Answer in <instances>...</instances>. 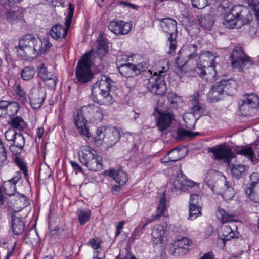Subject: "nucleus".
<instances>
[{
    "label": "nucleus",
    "mask_w": 259,
    "mask_h": 259,
    "mask_svg": "<svg viewBox=\"0 0 259 259\" xmlns=\"http://www.w3.org/2000/svg\"><path fill=\"white\" fill-rule=\"evenodd\" d=\"M242 100L253 109L257 108L259 105V98L257 95L253 93L244 95Z\"/></svg>",
    "instance_id": "obj_42"
},
{
    "label": "nucleus",
    "mask_w": 259,
    "mask_h": 259,
    "mask_svg": "<svg viewBox=\"0 0 259 259\" xmlns=\"http://www.w3.org/2000/svg\"><path fill=\"white\" fill-rule=\"evenodd\" d=\"M75 10L74 5L70 3L68 8L67 15L65 19V25L66 27H69L71 23Z\"/></svg>",
    "instance_id": "obj_49"
},
{
    "label": "nucleus",
    "mask_w": 259,
    "mask_h": 259,
    "mask_svg": "<svg viewBox=\"0 0 259 259\" xmlns=\"http://www.w3.org/2000/svg\"><path fill=\"white\" fill-rule=\"evenodd\" d=\"M10 223L13 233L17 235L22 234L25 228V218L15 213H12Z\"/></svg>",
    "instance_id": "obj_22"
},
{
    "label": "nucleus",
    "mask_w": 259,
    "mask_h": 259,
    "mask_svg": "<svg viewBox=\"0 0 259 259\" xmlns=\"http://www.w3.org/2000/svg\"><path fill=\"white\" fill-rule=\"evenodd\" d=\"M250 8L254 12L255 15L259 21V0H248Z\"/></svg>",
    "instance_id": "obj_52"
},
{
    "label": "nucleus",
    "mask_w": 259,
    "mask_h": 259,
    "mask_svg": "<svg viewBox=\"0 0 259 259\" xmlns=\"http://www.w3.org/2000/svg\"><path fill=\"white\" fill-rule=\"evenodd\" d=\"M17 134L14 129H9L5 133V138L7 141L13 142Z\"/></svg>",
    "instance_id": "obj_61"
},
{
    "label": "nucleus",
    "mask_w": 259,
    "mask_h": 259,
    "mask_svg": "<svg viewBox=\"0 0 259 259\" xmlns=\"http://www.w3.org/2000/svg\"><path fill=\"white\" fill-rule=\"evenodd\" d=\"M251 18L248 8L242 5H236L225 14L222 24L227 28H239L249 24Z\"/></svg>",
    "instance_id": "obj_2"
},
{
    "label": "nucleus",
    "mask_w": 259,
    "mask_h": 259,
    "mask_svg": "<svg viewBox=\"0 0 259 259\" xmlns=\"http://www.w3.org/2000/svg\"><path fill=\"white\" fill-rule=\"evenodd\" d=\"M7 154L4 143L0 139V166L6 164Z\"/></svg>",
    "instance_id": "obj_51"
},
{
    "label": "nucleus",
    "mask_w": 259,
    "mask_h": 259,
    "mask_svg": "<svg viewBox=\"0 0 259 259\" xmlns=\"http://www.w3.org/2000/svg\"><path fill=\"white\" fill-rule=\"evenodd\" d=\"M15 91L16 94L19 97L20 102L23 104H25L27 101L26 95L20 84L16 86Z\"/></svg>",
    "instance_id": "obj_53"
},
{
    "label": "nucleus",
    "mask_w": 259,
    "mask_h": 259,
    "mask_svg": "<svg viewBox=\"0 0 259 259\" xmlns=\"http://www.w3.org/2000/svg\"><path fill=\"white\" fill-rule=\"evenodd\" d=\"M185 148L178 146L170 151L168 153V157H165L161 159L163 163L169 162H176L184 157L183 152H185Z\"/></svg>",
    "instance_id": "obj_26"
},
{
    "label": "nucleus",
    "mask_w": 259,
    "mask_h": 259,
    "mask_svg": "<svg viewBox=\"0 0 259 259\" xmlns=\"http://www.w3.org/2000/svg\"><path fill=\"white\" fill-rule=\"evenodd\" d=\"M174 116L172 113L165 111L159 112V117L157 121V125L161 132L167 130L170 126L174 120Z\"/></svg>",
    "instance_id": "obj_20"
},
{
    "label": "nucleus",
    "mask_w": 259,
    "mask_h": 259,
    "mask_svg": "<svg viewBox=\"0 0 259 259\" xmlns=\"http://www.w3.org/2000/svg\"><path fill=\"white\" fill-rule=\"evenodd\" d=\"M220 82L223 87V89H225V93L226 94H233L237 89V83L233 79H222L220 81Z\"/></svg>",
    "instance_id": "obj_38"
},
{
    "label": "nucleus",
    "mask_w": 259,
    "mask_h": 259,
    "mask_svg": "<svg viewBox=\"0 0 259 259\" xmlns=\"http://www.w3.org/2000/svg\"><path fill=\"white\" fill-rule=\"evenodd\" d=\"M221 229L222 236L223 237L222 240L224 242L226 241L230 240L234 238L237 237L235 231L233 230L229 225H223L221 227Z\"/></svg>",
    "instance_id": "obj_40"
},
{
    "label": "nucleus",
    "mask_w": 259,
    "mask_h": 259,
    "mask_svg": "<svg viewBox=\"0 0 259 259\" xmlns=\"http://www.w3.org/2000/svg\"><path fill=\"white\" fill-rule=\"evenodd\" d=\"M21 179V172L18 171L16 176L13 178L4 181L3 184L5 194L10 196H13L16 190V184Z\"/></svg>",
    "instance_id": "obj_25"
},
{
    "label": "nucleus",
    "mask_w": 259,
    "mask_h": 259,
    "mask_svg": "<svg viewBox=\"0 0 259 259\" xmlns=\"http://www.w3.org/2000/svg\"><path fill=\"white\" fill-rule=\"evenodd\" d=\"M98 47L96 51V54L101 59L108 52V44L107 39L103 37L102 33H100L97 38Z\"/></svg>",
    "instance_id": "obj_32"
},
{
    "label": "nucleus",
    "mask_w": 259,
    "mask_h": 259,
    "mask_svg": "<svg viewBox=\"0 0 259 259\" xmlns=\"http://www.w3.org/2000/svg\"><path fill=\"white\" fill-rule=\"evenodd\" d=\"M176 246L177 247H186L189 246L192 244V241L189 240L187 238L184 237L181 239H179L177 242Z\"/></svg>",
    "instance_id": "obj_62"
},
{
    "label": "nucleus",
    "mask_w": 259,
    "mask_h": 259,
    "mask_svg": "<svg viewBox=\"0 0 259 259\" xmlns=\"http://www.w3.org/2000/svg\"><path fill=\"white\" fill-rule=\"evenodd\" d=\"M144 84L149 92L158 95H164L167 90L164 79L162 77L145 79Z\"/></svg>",
    "instance_id": "obj_10"
},
{
    "label": "nucleus",
    "mask_w": 259,
    "mask_h": 259,
    "mask_svg": "<svg viewBox=\"0 0 259 259\" xmlns=\"http://www.w3.org/2000/svg\"><path fill=\"white\" fill-rule=\"evenodd\" d=\"M237 153L248 157L251 161H253L254 152L251 147L247 146L243 147V148L238 150Z\"/></svg>",
    "instance_id": "obj_48"
},
{
    "label": "nucleus",
    "mask_w": 259,
    "mask_h": 259,
    "mask_svg": "<svg viewBox=\"0 0 259 259\" xmlns=\"http://www.w3.org/2000/svg\"><path fill=\"white\" fill-rule=\"evenodd\" d=\"M202 27L206 30H211L214 25V20L211 15H202L197 16Z\"/></svg>",
    "instance_id": "obj_36"
},
{
    "label": "nucleus",
    "mask_w": 259,
    "mask_h": 259,
    "mask_svg": "<svg viewBox=\"0 0 259 259\" xmlns=\"http://www.w3.org/2000/svg\"><path fill=\"white\" fill-rule=\"evenodd\" d=\"M9 123L11 127L20 131H23L27 127V123L24 119L18 116L10 117Z\"/></svg>",
    "instance_id": "obj_37"
},
{
    "label": "nucleus",
    "mask_w": 259,
    "mask_h": 259,
    "mask_svg": "<svg viewBox=\"0 0 259 259\" xmlns=\"http://www.w3.org/2000/svg\"><path fill=\"white\" fill-rule=\"evenodd\" d=\"M202 206L201 198L197 194L191 195L189 201V215L188 219L193 220L201 215Z\"/></svg>",
    "instance_id": "obj_14"
},
{
    "label": "nucleus",
    "mask_w": 259,
    "mask_h": 259,
    "mask_svg": "<svg viewBox=\"0 0 259 259\" xmlns=\"http://www.w3.org/2000/svg\"><path fill=\"white\" fill-rule=\"evenodd\" d=\"M222 189L221 193L220 194L223 198L226 200H229L232 199L235 195L234 189L228 185V182L224 181V184L223 186L221 187Z\"/></svg>",
    "instance_id": "obj_39"
},
{
    "label": "nucleus",
    "mask_w": 259,
    "mask_h": 259,
    "mask_svg": "<svg viewBox=\"0 0 259 259\" xmlns=\"http://www.w3.org/2000/svg\"><path fill=\"white\" fill-rule=\"evenodd\" d=\"M80 162L90 170L99 171L103 169L102 158L97 152L89 146H81L79 152Z\"/></svg>",
    "instance_id": "obj_5"
},
{
    "label": "nucleus",
    "mask_w": 259,
    "mask_h": 259,
    "mask_svg": "<svg viewBox=\"0 0 259 259\" xmlns=\"http://www.w3.org/2000/svg\"><path fill=\"white\" fill-rule=\"evenodd\" d=\"M10 148L13 154L17 155L21 153L24 149V147H20V146L11 144Z\"/></svg>",
    "instance_id": "obj_64"
},
{
    "label": "nucleus",
    "mask_w": 259,
    "mask_h": 259,
    "mask_svg": "<svg viewBox=\"0 0 259 259\" xmlns=\"http://www.w3.org/2000/svg\"><path fill=\"white\" fill-rule=\"evenodd\" d=\"M192 5L194 8L202 9L207 5V0H191Z\"/></svg>",
    "instance_id": "obj_58"
},
{
    "label": "nucleus",
    "mask_w": 259,
    "mask_h": 259,
    "mask_svg": "<svg viewBox=\"0 0 259 259\" xmlns=\"http://www.w3.org/2000/svg\"><path fill=\"white\" fill-rule=\"evenodd\" d=\"M7 116L10 117H14L19 110V105L16 102H9L7 107Z\"/></svg>",
    "instance_id": "obj_46"
},
{
    "label": "nucleus",
    "mask_w": 259,
    "mask_h": 259,
    "mask_svg": "<svg viewBox=\"0 0 259 259\" xmlns=\"http://www.w3.org/2000/svg\"><path fill=\"white\" fill-rule=\"evenodd\" d=\"M197 72H198L199 76L203 79L205 78L206 80V81H208L211 79H213L214 80H217L215 78L217 72L215 70L214 65L202 68L200 69H197Z\"/></svg>",
    "instance_id": "obj_30"
},
{
    "label": "nucleus",
    "mask_w": 259,
    "mask_h": 259,
    "mask_svg": "<svg viewBox=\"0 0 259 259\" xmlns=\"http://www.w3.org/2000/svg\"><path fill=\"white\" fill-rule=\"evenodd\" d=\"M51 46L48 39L41 40L33 34H28L21 37L15 48L18 54L22 59L26 60L29 57H37L45 53Z\"/></svg>",
    "instance_id": "obj_1"
},
{
    "label": "nucleus",
    "mask_w": 259,
    "mask_h": 259,
    "mask_svg": "<svg viewBox=\"0 0 259 259\" xmlns=\"http://www.w3.org/2000/svg\"><path fill=\"white\" fill-rule=\"evenodd\" d=\"M219 172L213 169L209 170L204 179L206 185L210 188L211 191L216 194H220L222 189L221 187L224 184L225 177L224 179H220Z\"/></svg>",
    "instance_id": "obj_9"
},
{
    "label": "nucleus",
    "mask_w": 259,
    "mask_h": 259,
    "mask_svg": "<svg viewBox=\"0 0 259 259\" xmlns=\"http://www.w3.org/2000/svg\"><path fill=\"white\" fill-rule=\"evenodd\" d=\"M197 48L196 44L188 45L182 48L176 58L177 64L179 66H183L189 60L195 58L197 56Z\"/></svg>",
    "instance_id": "obj_11"
},
{
    "label": "nucleus",
    "mask_w": 259,
    "mask_h": 259,
    "mask_svg": "<svg viewBox=\"0 0 259 259\" xmlns=\"http://www.w3.org/2000/svg\"><path fill=\"white\" fill-rule=\"evenodd\" d=\"M216 215L219 219L221 220L223 223L234 221V215L229 214L223 209H221L219 208L216 212Z\"/></svg>",
    "instance_id": "obj_44"
},
{
    "label": "nucleus",
    "mask_w": 259,
    "mask_h": 259,
    "mask_svg": "<svg viewBox=\"0 0 259 259\" xmlns=\"http://www.w3.org/2000/svg\"><path fill=\"white\" fill-rule=\"evenodd\" d=\"M104 174L112 178L120 186H123L128 181V175L124 171L122 168H119L116 170L110 169L104 172Z\"/></svg>",
    "instance_id": "obj_19"
},
{
    "label": "nucleus",
    "mask_w": 259,
    "mask_h": 259,
    "mask_svg": "<svg viewBox=\"0 0 259 259\" xmlns=\"http://www.w3.org/2000/svg\"><path fill=\"white\" fill-rule=\"evenodd\" d=\"M148 65L146 62H142L135 65V69H136L137 75L140 74L141 72L145 71L148 68Z\"/></svg>",
    "instance_id": "obj_60"
},
{
    "label": "nucleus",
    "mask_w": 259,
    "mask_h": 259,
    "mask_svg": "<svg viewBox=\"0 0 259 259\" xmlns=\"http://www.w3.org/2000/svg\"><path fill=\"white\" fill-rule=\"evenodd\" d=\"M198 134V132L192 133L184 129H180L178 131L177 135L178 138L182 139L185 137H194Z\"/></svg>",
    "instance_id": "obj_57"
},
{
    "label": "nucleus",
    "mask_w": 259,
    "mask_h": 259,
    "mask_svg": "<svg viewBox=\"0 0 259 259\" xmlns=\"http://www.w3.org/2000/svg\"><path fill=\"white\" fill-rule=\"evenodd\" d=\"M108 28L116 35H125L131 30V24L123 21H112L109 23Z\"/></svg>",
    "instance_id": "obj_18"
},
{
    "label": "nucleus",
    "mask_w": 259,
    "mask_h": 259,
    "mask_svg": "<svg viewBox=\"0 0 259 259\" xmlns=\"http://www.w3.org/2000/svg\"><path fill=\"white\" fill-rule=\"evenodd\" d=\"M67 33L68 29L67 28H64L62 25L58 24L52 26L50 31L51 37L56 40L65 37Z\"/></svg>",
    "instance_id": "obj_33"
},
{
    "label": "nucleus",
    "mask_w": 259,
    "mask_h": 259,
    "mask_svg": "<svg viewBox=\"0 0 259 259\" xmlns=\"http://www.w3.org/2000/svg\"><path fill=\"white\" fill-rule=\"evenodd\" d=\"M12 145L24 147L25 145V139L22 134L18 133L16 134Z\"/></svg>",
    "instance_id": "obj_55"
},
{
    "label": "nucleus",
    "mask_w": 259,
    "mask_h": 259,
    "mask_svg": "<svg viewBox=\"0 0 259 259\" xmlns=\"http://www.w3.org/2000/svg\"><path fill=\"white\" fill-rule=\"evenodd\" d=\"M167 34L169 35L168 41L169 42V50L168 53L171 54L175 50L177 47L176 41L175 40L176 34H174V33Z\"/></svg>",
    "instance_id": "obj_54"
},
{
    "label": "nucleus",
    "mask_w": 259,
    "mask_h": 259,
    "mask_svg": "<svg viewBox=\"0 0 259 259\" xmlns=\"http://www.w3.org/2000/svg\"><path fill=\"white\" fill-rule=\"evenodd\" d=\"M208 151L213 153L214 159L217 160H223L228 164L231 168L232 175L236 178H240L242 174L246 170L245 166L242 164H235L231 162V160L234 157L232 150L226 146V144H220L209 148Z\"/></svg>",
    "instance_id": "obj_3"
},
{
    "label": "nucleus",
    "mask_w": 259,
    "mask_h": 259,
    "mask_svg": "<svg viewBox=\"0 0 259 259\" xmlns=\"http://www.w3.org/2000/svg\"><path fill=\"white\" fill-rule=\"evenodd\" d=\"M242 103L239 106V109L241 116H247L250 115L251 111L253 109L249 105L242 100Z\"/></svg>",
    "instance_id": "obj_47"
},
{
    "label": "nucleus",
    "mask_w": 259,
    "mask_h": 259,
    "mask_svg": "<svg viewBox=\"0 0 259 259\" xmlns=\"http://www.w3.org/2000/svg\"><path fill=\"white\" fill-rule=\"evenodd\" d=\"M35 74V68L32 66H26L21 71V76L23 80L29 81L33 78Z\"/></svg>",
    "instance_id": "obj_43"
},
{
    "label": "nucleus",
    "mask_w": 259,
    "mask_h": 259,
    "mask_svg": "<svg viewBox=\"0 0 259 259\" xmlns=\"http://www.w3.org/2000/svg\"><path fill=\"white\" fill-rule=\"evenodd\" d=\"M93 49L86 53L83 57L78 61L76 70V78L78 82L84 83L91 80L93 74L91 71V65L94 58L92 57L94 55Z\"/></svg>",
    "instance_id": "obj_7"
},
{
    "label": "nucleus",
    "mask_w": 259,
    "mask_h": 259,
    "mask_svg": "<svg viewBox=\"0 0 259 259\" xmlns=\"http://www.w3.org/2000/svg\"><path fill=\"white\" fill-rule=\"evenodd\" d=\"M258 175L256 173H253L250 176V180L252 181L249 187L246 188L245 190L246 194L248 196L250 200L255 203H259V196L254 190L255 186L258 182L253 181V179H258L257 178Z\"/></svg>",
    "instance_id": "obj_28"
},
{
    "label": "nucleus",
    "mask_w": 259,
    "mask_h": 259,
    "mask_svg": "<svg viewBox=\"0 0 259 259\" xmlns=\"http://www.w3.org/2000/svg\"><path fill=\"white\" fill-rule=\"evenodd\" d=\"M160 26L163 31L165 33H177V23L176 20L170 18L159 19Z\"/></svg>",
    "instance_id": "obj_27"
},
{
    "label": "nucleus",
    "mask_w": 259,
    "mask_h": 259,
    "mask_svg": "<svg viewBox=\"0 0 259 259\" xmlns=\"http://www.w3.org/2000/svg\"><path fill=\"white\" fill-rule=\"evenodd\" d=\"M46 98V93L44 90L38 89H32L30 90L29 98L30 106L34 109L40 108Z\"/></svg>",
    "instance_id": "obj_16"
},
{
    "label": "nucleus",
    "mask_w": 259,
    "mask_h": 259,
    "mask_svg": "<svg viewBox=\"0 0 259 259\" xmlns=\"http://www.w3.org/2000/svg\"><path fill=\"white\" fill-rule=\"evenodd\" d=\"M100 244L101 241L98 238H92L87 243V245L91 246L95 250L99 248Z\"/></svg>",
    "instance_id": "obj_59"
},
{
    "label": "nucleus",
    "mask_w": 259,
    "mask_h": 259,
    "mask_svg": "<svg viewBox=\"0 0 259 259\" xmlns=\"http://www.w3.org/2000/svg\"><path fill=\"white\" fill-rule=\"evenodd\" d=\"M165 201V194L164 193L160 198L159 204L157 209V214L152 216L150 219H147L144 223L140 224L139 227H141V230H143L148 224L159 219L160 217L164 214L166 209Z\"/></svg>",
    "instance_id": "obj_23"
},
{
    "label": "nucleus",
    "mask_w": 259,
    "mask_h": 259,
    "mask_svg": "<svg viewBox=\"0 0 259 259\" xmlns=\"http://www.w3.org/2000/svg\"><path fill=\"white\" fill-rule=\"evenodd\" d=\"M94 137L95 141L109 148L113 146L120 138V133L115 127H99Z\"/></svg>",
    "instance_id": "obj_6"
},
{
    "label": "nucleus",
    "mask_w": 259,
    "mask_h": 259,
    "mask_svg": "<svg viewBox=\"0 0 259 259\" xmlns=\"http://www.w3.org/2000/svg\"><path fill=\"white\" fill-rule=\"evenodd\" d=\"M38 75L39 78L44 81L47 80L52 81L53 82V85L56 86L57 83L55 80L52 78V75L47 70V67L45 66L44 63H41L38 67Z\"/></svg>",
    "instance_id": "obj_34"
},
{
    "label": "nucleus",
    "mask_w": 259,
    "mask_h": 259,
    "mask_svg": "<svg viewBox=\"0 0 259 259\" xmlns=\"http://www.w3.org/2000/svg\"><path fill=\"white\" fill-rule=\"evenodd\" d=\"M189 249L187 246L186 247H177L175 248V253L180 255L186 254L188 253Z\"/></svg>",
    "instance_id": "obj_63"
},
{
    "label": "nucleus",
    "mask_w": 259,
    "mask_h": 259,
    "mask_svg": "<svg viewBox=\"0 0 259 259\" xmlns=\"http://www.w3.org/2000/svg\"><path fill=\"white\" fill-rule=\"evenodd\" d=\"M29 204V200L26 196L17 193L11 198L10 206L14 212H18Z\"/></svg>",
    "instance_id": "obj_17"
},
{
    "label": "nucleus",
    "mask_w": 259,
    "mask_h": 259,
    "mask_svg": "<svg viewBox=\"0 0 259 259\" xmlns=\"http://www.w3.org/2000/svg\"><path fill=\"white\" fill-rule=\"evenodd\" d=\"M78 211L79 212L78 218L79 223L81 225H84L87 222L89 221L91 218V211L88 209H78Z\"/></svg>",
    "instance_id": "obj_45"
},
{
    "label": "nucleus",
    "mask_w": 259,
    "mask_h": 259,
    "mask_svg": "<svg viewBox=\"0 0 259 259\" xmlns=\"http://www.w3.org/2000/svg\"><path fill=\"white\" fill-rule=\"evenodd\" d=\"M14 161L16 165L19 167V168L23 171L25 179L27 181H28V175L27 172V169L26 167V164L22 159H21L19 157L16 156L15 158Z\"/></svg>",
    "instance_id": "obj_50"
},
{
    "label": "nucleus",
    "mask_w": 259,
    "mask_h": 259,
    "mask_svg": "<svg viewBox=\"0 0 259 259\" xmlns=\"http://www.w3.org/2000/svg\"><path fill=\"white\" fill-rule=\"evenodd\" d=\"M135 64L131 63L120 64L118 66L119 73L126 78L134 77L137 75Z\"/></svg>",
    "instance_id": "obj_29"
},
{
    "label": "nucleus",
    "mask_w": 259,
    "mask_h": 259,
    "mask_svg": "<svg viewBox=\"0 0 259 259\" xmlns=\"http://www.w3.org/2000/svg\"><path fill=\"white\" fill-rule=\"evenodd\" d=\"M164 234L165 230L163 225L158 224L154 226L152 229V241L155 244L162 243Z\"/></svg>",
    "instance_id": "obj_31"
},
{
    "label": "nucleus",
    "mask_w": 259,
    "mask_h": 259,
    "mask_svg": "<svg viewBox=\"0 0 259 259\" xmlns=\"http://www.w3.org/2000/svg\"><path fill=\"white\" fill-rule=\"evenodd\" d=\"M9 105V101H0V117L6 118L7 116V107Z\"/></svg>",
    "instance_id": "obj_56"
},
{
    "label": "nucleus",
    "mask_w": 259,
    "mask_h": 259,
    "mask_svg": "<svg viewBox=\"0 0 259 259\" xmlns=\"http://www.w3.org/2000/svg\"><path fill=\"white\" fill-rule=\"evenodd\" d=\"M114 82L106 75L102 76L92 88V98L94 102L100 105H109L113 98L110 94Z\"/></svg>",
    "instance_id": "obj_4"
},
{
    "label": "nucleus",
    "mask_w": 259,
    "mask_h": 259,
    "mask_svg": "<svg viewBox=\"0 0 259 259\" xmlns=\"http://www.w3.org/2000/svg\"><path fill=\"white\" fill-rule=\"evenodd\" d=\"M216 57L215 53L209 51L201 52L199 57L200 63L197 65V70L214 65Z\"/></svg>",
    "instance_id": "obj_24"
},
{
    "label": "nucleus",
    "mask_w": 259,
    "mask_h": 259,
    "mask_svg": "<svg viewBox=\"0 0 259 259\" xmlns=\"http://www.w3.org/2000/svg\"><path fill=\"white\" fill-rule=\"evenodd\" d=\"M82 112L87 118L95 123L101 121L103 118L102 109L94 104H89L82 107Z\"/></svg>",
    "instance_id": "obj_15"
},
{
    "label": "nucleus",
    "mask_w": 259,
    "mask_h": 259,
    "mask_svg": "<svg viewBox=\"0 0 259 259\" xmlns=\"http://www.w3.org/2000/svg\"><path fill=\"white\" fill-rule=\"evenodd\" d=\"M5 16L8 22L13 23L15 22L21 20L23 14L19 8L10 9L5 13Z\"/></svg>",
    "instance_id": "obj_35"
},
{
    "label": "nucleus",
    "mask_w": 259,
    "mask_h": 259,
    "mask_svg": "<svg viewBox=\"0 0 259 259\" xmlns=\"http://www.w3.org/2000/svg\"><path fill=\"white\" fill-rule=\"evenodd\" d=\"M225 89L220 81L216 82L211 85L207 95V101L209 102H216L223 98L225 94Z\"/></svg>",
    "instance_id": "obj_21"
},
{
    "label": "nucleus",
    "mask_w": 259,
    "mask_h": 259,
    "mask_svg": "<svg viewBox=\"0 0 259 259\" xmlns=\"http://www.w3.org/2000/svg\"><path fill=\"white\" fill-rule=\"evenodd\" d=\"M73 118L74 124L77 127V132L81 135L89 138L91 136L89 128L87 127L86 115L82 112V107L73 112Z\"/></svg>",
    "instance_id": "obj_12"
},
{
    "label": "nucleus",
    "mask_w": 259,
    "mask_h": 259,
    "mask_svg": "<svg viewBox=\"0 0 259 259\" xmlns=\"http://www.w3.org/2000/svg\"><path fill=\"white\" fill-rule=\"evenodd\" d=\"M186 184L187 183L186 176L182 174L178 175L172 184L171 190L174 192L181 190L182 187L185 186Z\"/></svg>",
    "instance_id": "obj_41"
},
{
    "label": "nucleus",
    "mask_w": 259,
    "mask_h": 259,
    "mask_svg": "<svg viewBox=\"0 0 259 259\" xmlns=\"http://www.w3.org/2000/svg\"><path fill=\"white\" fill-rule=\"evenodd\" d=\"M192 97L191 103L192 106L191 108V113L189 114V115L193 118L194 123H195L196 120L194 118V115H198L199 117L207 115L209 112L205 106L199 103V93L198 91L195 92Z\"/></svg>",
    "instance_id": "obj_13"
},
{
    "label": "nucleus",
    "mask_w": 259,
    "mask_h": 259,
    "mask_svg": "<svg viewBox=\"0 0 259 259\" xmlns=\"http://www.w3.org/2000/svg\"><path fill=\"white\" fill-rule=\"evenodd\" d=\"M230 58L232 68L237 69L240 72L243 71V67L245 63L253 64L252 61L249 56L246 55L242 47L239 46L234 47Z\"/></svg>",
    "instance_id": "obj_8"
}]
</instances>
